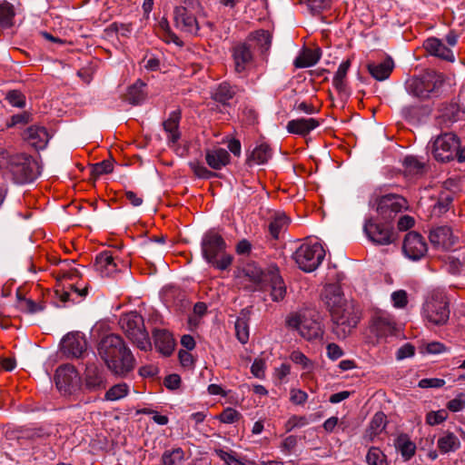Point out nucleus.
I'll return each instance as SVG.
<instances>
[{"label": "nucleus", "mask_w": 465, "mask_h": 465, "mask_svg": "<svg viewBox=\"0 0 465 465\" xmlns=\"http://www.w3.org/2000/svg\"><path fill=\"white\" fill-rule=\"evenodd\" d=\"M98 354L115 375L125 376L134 369L135 359L119 335L104 337L98 344Z\"/></svg>", "instance_id": "nucleus-1"}, {"label": "nucleus", "mask_w": 465, "mask_h": 465, "mask_svg": "<svg viewBox=\"0 0 465 465\" xmlns=\"http://www.w3.org/2000/svg\"><path fill=\"white\" fill-rule=\"evenodd\" d=\"M322 300L331 312L336 332L345 337L356 326L357 321L352 316L351 308L346 303L341 286L336 283L327 284L322 292Z\"/></svg>", "instance_id": "nucleus-2"}, {"label": "nucleus", "mask_w": 465, "mask_h": 465, "mask_svg": "<svg viewBox=\"0 0 465 465\" xmlns=\"http://www.w3.org/2000/svg\"><path fill=\"white\" fill-rule=\"evenodd\" d=\"M226 243L218 232H207L201 242L202 254L203 259L214 268L223 271L232 262V256L225 253Z\"/></svg>", "instance_id": "nucleus-3"}, {"label": "nucleus", "mask_w": 465, "mask_h": 465, "mask_svg": "<svg viewBox=\"0 0 465 465\" xmlns=\"http://www.w3.org/2000/svg\"><path fill=\"white\" fill-rule=\"evenodd\" d=\"M119 324L126 337L140 350L147 351L152 344L144 328L143 319L136 312H130L121 316Z\"/></svg>", "instance_id": "nucleus-4"}, {"label": "nucleus", "mask_w": 465, "mask_h": 465, "mask_svg": "<svg viewBox=\"0 0 465 465\" xmlns=\"http://www.w3.org/2000/svg\"><path fill=\"white\" fill-rule=\"evenodd\" d=\"M422 316L428 322L433 325H444L450 318V309L446 295L440 292L430 293L423 304Z\"/></svg>", "instance_id": "nucleus-5"}, {"label": "nucleus", "mask_w": 465, "mask_h": 465, "mask_svg": "<svg viewBox=\"0 0 465 465\" xmlns=\"http://www.w3.org/2000/svg\"><path fill=\"white\" fill-rule=\"evenodd\" d=\"M325 257V250L318 242L302 243L294 252L293 258L298 267L306 272L316 270Z\"/></svg>", "instance_id": "nucleus-6"}, {"label": "nucleus", "mask_w": 465, "mask_h": 465, "mask_svg": "<svg viewBox=\"0 0 465 465\" xmlns=\"http://www.w3.org/2000/svg\"><path fill=\"white\" fill-rule=\"evenodd\" d=\"M286 325L292 331H297L301 337L309 341L322 340L324 331L321 322L304 314L292 313L286 319Z\"/></svg>", "instance_id": "nucleus-7"}, {"label": "nucleus", "mask_w": 465, "mask_h": 465, "mask_svg": "<svg viewBox=\"0 0 465 465\" xmlns=\"http://www.w3.org/2000/svg\"><path fill=\"white\" fill-rule=\"evenodd\" d=\"M442 84L441 75L435 72H426L420 77H413L406 83L409 94L419 98H428Z\"/></svg>", "instance_id": "nucleus-8"}, {"label": "nucleus", "mask_w": 465, "mask_h": 465, "mask_svg": "<svg viewBox=\"0 0 465 465\" xmlns=\"http://www.w3.org/2000/svg\"><path fill=\"white\" fill-rule=\"evenodd\" d=\"M8 170L17 183H30L39 174L37 163L25 155L11 157Z\"/></svg>", "instance_id": "nucleus-9"}, {"label": "nucleus", "mask_w": 465, "mask_h": 465, "mask_svg": "<svg viewBox=\"0 0 465 465\" xmlns=\"http://www.w3.org/2000/svg\"><path fill=\"white\" fill-rule=\"evenodd\" d=\"M258 284L261 290L270 292L273 302L283 300L286 295V285L275 266H270L258 276Z\"/></svg>", "instance_id": "nucleus-10"}, {"label": "nucleus", "mask_w": 465, "mask_h": 465, "mask_svg": "<svg viewBox=\"0 0 465 465\" xmlns=\"http://www.w3.org/2000/svg\"><path fill=\"white\" fill-rule=\"evenodd\" d=\"M460 140L452 133L439 135L431 143V153L438 162H449L455 158Z\"/></svg>", "instance_id": "nucleus-11"}, {"label": "nucleus", "mask_w": 465, "mask_h": 465, "mask_svg": "<svg viewBox=\"0 0 465 465\" xmlns=\"http://www.w3.org/2000/svg\"><path fill=\"white\" fill-rule=\"evenodd\" d=\"M78 277L76 271H69L64 272L58 279L56 293L59 294L63 302L74 301L72 297L75 294L79 298L85 297L87 294V287H79L74 282H67V281H74Z\"/></svg>", "instance_id": "nucleus-12"}, {"label": "nucleus", "mask_w": 465, "mask_h": 465, "mask_svg": "<svg viewBox=\"0 0 465 465\" xmlns=\"http://www.w3.org/2000/svg\"><path fill=\"white\" fill-rule=\"evenodd\" d=\"M406 200L398 194H386L377 199L376 211L385 221L392 219L406 208Z\"/></svg>", "instance_id": "nucleus-13"}, {"label": "nucleus", "mask_w": 465, "mask_h": 465, "mask_svg": "<svg viewBox=\"0 0 465 465\" xmlns=\"http://www.w3.org/2000/svg\"><path fill=\"white\" fill-rule=\"evenodd\" d=\"M55 384L64 393L75 391L80 386V376L76 369L70 364L60 366L55 372Z\"/></svg>", "instance_id": "nucleus-14"}, {"label": "nucleus", "mask_w": 465, "mask_h": 465, "mask_svg": "<svg viewBox=\"0 0 465 465\" xmlns=\"http://www.w3.org/2000/svg\"><path fill=\"white\" fill-rule=\"evenodd\" d=\"M402 250L407 258L419 261L427 253L428 246L425 239L420 233L410 232L405 235Z\"/></svg>", "instance_id": "nucleus-15"}, {"label": "nucleus", "mask_w": 465, "mask_h": 465, "mask_svg": "<svg viewBox=\"0 0 465 465\" xmlns=\"http://www.w3.org/2000/svg\"><path fill=\"white\" fill-rule=\"evenodd\" d=\"M363 229L368 238L375 244L388 245L393 242V232L386 224L371 219L365 223Z\"/></svg>", "instance_id": "nucleus-16"}, {"label": "nucleus", "mask_w": 465, "mask_h": 465, "mask_svg": "<svg viewBox=\"0 0 465 465\" xmlns=\"http://www.w3.org/2000/svg\"><path fill=\"white\" fill-rule=\"evenodd\" d=\"M234 70L237 74H244L253 63V53L247 43H238L232 48Z\"/></svg>", "instance_id": "nucleus-17"}, {"label": "nucleus", "mask_w": 465, "mask_h": 465, "mask_svg": "<svg viewBox=\"0 0 465 465\" xmlns=\"http://www.w3.org/2000/svg\"><path fill=\"white\" fill-rule=\"evenodd\" d=\"M63 352L70 357L79 358L86 349V341L80 332L65 335L61 342Z\"/></svg>", "instance_id": "nucleus-18"}, {"label": "nucleus", "mask_w": 465, "mask_h": 465, "mask_svg": "<svg viewBox=\"0 0 465 465\" xmlns=\"http://www.w3.org/2000/svg\"><path fill=\"white\" fill-rule=\"evenodd\" d=\"M106 379L104 371L94 364L86 366L84 376V387L90 392L105 389Z\"/></svg>", "instance_id": "nucleus-19"}, {"label": "nucleus", "mask_w": 465, "mask_h": 465, "mask_svg": "<svg viewBox=\"0 0 465 465\" xmlns=\"http://www.w3.org/2000/svg\"><path fill=\"white\" fill-rule=\"evenodd\" d=\"M175 26L183 32L196 35L199 25L196 18L189 13L185 6H177L174 9Z\"/></svg>", "instance_id": "nucleus-20"}, {"label": "nucleus", "mask_w": 465, "mask_h": 465, "mask_svg": "<svg viewBox=\"0 0 465 465\" xmlns=\"http://www.w3.org/2000/svg\"><path fill=\"white\" fill-rule=\"evenodd\" d=\"M430 241L434 246L448 250L455 244L456 236L450 227L439 226L430 231Z\"/></svg>", "instance_id": "nucleus-21"}, {"label": "nucleus", "mask_w": 465, "mask_h": 465, "mask_svg": "<svg viewBox=\"0 0 465 465\" xmlns=\"http://www.w3.org/2000/svg\"><path fill=\"white\" fill-rule=\"evenodd\" d=\"M24 139L36 150H42L45 148L50 135L45 127L33 125L25 131Z\"/></svg>", "instance_id": "nucleus-22"}, {"label": "nucleus", "mask_w": 465, "mask_h": 465, "mask_svg": "<svg viewBox=\"0 0 465 465\" xmlns=\"http://www.w3.org/2000/svg\"><path fill=\"white\" fill-rule=\"evenodd\" d=\"M319 124V122L314 118H298L289 121L286 128L291 134L304 136L316 129Z\"/></svg>", "instance_id": "nucleus-23"}, {"label": "nucleus", "mask_w": 465, "mask_h": 465, "mask_svg": "<svg viewBox=\"0 0 465 465\" xmlns=\"http://www.w3.org/2000/svg\"><path fill=\"white\" fill-rule=\"evenodd\" d=\"M460 440L451 431L445 430L440 434L437 440V448L441 454L455 452L460 448Z\"/></svg>", "instance_id": "nucleus-24"}, {"label": "nucleus", "mask_w": 465, "mask_h": 465, "mask_svg": "<svg viewBox=\"0 0 465 465\" xmlns=\"http://www.w3.org/2000/svg\"><path fill=\"white\" fill-rule=\"evenodd\" d=\"M425 49L434 56H438L447 61H453L454 54L449 47H447L438 38H429L424 42Z\"/></svg>", "instance_id": "nucleus-25"}, {"label": "nucleus", "mask_w": 465, "mask_h": 465, "mask_svg": "<svg viewBox=\"0 0 465 465\" xmlns=\"http://www.w3.org/2000/svg\"><path fill=\"white\" fill-rule=\"evenodd\" d=\"M94 266L102 276H111L117 272V264L110 252H103L98 254Z\"/></svg>", "instance_id": "nucleus-26"}, {"label": "nucleus", "mask_w": 465, "mask_h": 465, "mask_svg": "<svg viewBox=\"0 0 465 465\" xmlns=\"http://www.w3.org/2000/svg\"><path fill=\"white\" fill-rule=\"evenodd\" d=\"M230 158L229 153L223 148L207 150L205 154L206 163L214 170H220L227 165L230 162Z\"/></svg>", "instance_id": "nucleus-27"}, {"label": "nucleus", "mask_w": 465, "mask_h": 465, "mask_svg": "<svg viewBox=\"0 0 465 465\" xmlns=\"http://www.w3.org/2000/svg\"><path fill=\"white\" fill-rule=\"evenodd\" d=\"M154 344L158 351L165 356L170 355L174 348V341L170 332L165 330H156L153 332Z\"/></svg>", "instance_id": "nucleus-28"}, {"label": "nucleus", "mask_w": 465, "mask_h": 465, "mask_svg": "<svg viewBox=\"0 0 465 465\" xmlns=\"http://www.w3.org/2000/svg\"><path fill=\"white\" fill-rule=\"evenodd\" d=\"M393 66V61L391 58H386L380 63H370L368 64V71L376 80L383 81L390 76Z\"/></svg>", "instance_id": "nucleus-29"}, {"label": "nucleus", "mask_w": 465, "mask_h": 465, "mask_svg": "<svg viewBox=\"0 0 465 465\" xmlns=\"http://www.w3.org/2000/svg\"><path fill=\"white\" fill-rule=\"evenodd\" d=\"M387 417L383 412H376L365 431V439L372 441L379 436L386 428Z\"/></svg>", "instance_id": "nucleus-30"}, {"label": "nucleus", "mask_w": 465, "mask_h": 465, "mask_svg": "<svg viewBox=\"0 0 465 465\" xmlns=\"http://www.w3.org/2000/svg\"><path fill=\"white\" fill-rule=\"evenodd\" d=\"M180 121V113L173 111L168 119L163 123L164 131L167 133L169 143L175 144L180 139V132L178 131Z\"/></svg>", "instance_id": "nucleus-31"}, {"label": "nucleus", "mask_w": 465, "mask_h": 465, "mask_svg": "<svg viewBox=\"0 0 465 465\" xmlns=\"http://www.w3.org/2000/svg\"><path fill=\"white\" fill-rule=\"evenodd\" d=\"M350 60L343 61L338 67L333 79L332 84L341 94H348L346 76L350 68Z\"/></svg>", "instance_id": "nucleus-32"}, {"label": "nucleus", "mask_w": 465, "mask_h": 465, "mask_svg": "<svg viewBox=\"0 0 465 465\" xmlns=\"http://www.w3.org/2000/svg\"><path fill=\"white\" fill-rule=\"evenodd\" d=\"M320 59L318 50L304 49L294 60V65L298 68H306L314 65Z\"/></svg>", "instance_id": "nucleus-33"}, {"label": "nucleus", "mask_w": 465, "mask_h": 465, "mask_svg": "<svg viewBox=\"0 0 465 465\" xmlns=\"http://www.w3.org/2000/svg\"><path fill=\"white\" fill-rule=\"evenodd\" d=\"M130 392V386L125 382H120L110 387L104 400L106 401H116L125 398Z\"/></svg>", "instance_id": "nucleus-34"}, {"label": "nucleus", "mask_w": 465, "mask_h": 465, "mask_svg": "<svg viewBox=\"0 0 465 465\" xmlns=\"http://www.w3.org/2000/svg\"><path fill=\"white\" fill-rule=\"evenodd\" d=\"M289 222V218L284 213H276L269 224L271 235L277 239L280 233L287 229Z\"/></svg>", "instance_id": "nucleus-35"}, {"label": "nucleus", "mask_w": 465, "mask_h": 465, "mask_svg": "<svg viewBox=\"0 0 465 465\" xmlns=\"http://www.w3.org/2000/svg\"><path fill=\"white\" fill-rule=\"evenodd\" d=\"M236 93V87L228 83H222L213 93V99L222 104H226Z\"/></svg>", "instance_id": "nucleus-36"}, {"label": "nucleus", "mask_w": 465, "mask_h": 465, "mask_svg": "<svg viewBox=\"0 0 465 465\" xmlns=\"http://www.w3.org/2000/svg\"><path fill=\"white\" fill-rule=\"evenodd\" d=\"M290 359L293 363L301 366L303 371L302 376L311 373L314 369V363L300 351H293Z\"/></svg>", "instance_id": "nucleus-37"}, {"label": "nucleus", "mask_w": 465, "mask_h": 465, "mask_svg": "<svg viewBox=\"0 0 465 465\" xmlns=\"http://www.w3.org/2000/svg\"><path fill=\"white\" fill-rule=\"evenodd\" d=\"M271 156L272 151L270 147L265 143H262L253 149L249 160L256 164H263L271 158Z\"/></svg>", "instance_id": "nucleus-38"}, {"label": "nucleus", "mask_w": 465, "mask_h": 465, "mask_svg": "<svg viewBox=\"0 0 465 465\" xmlns=\"http://www.w3.org/2000/svg\"><path fill=\"white\" fill-rule=\"evenodd\" d=\"M145 84L142 81H137L133 84L127 93V100L133 104H141L145 98Z\"/></svg>", "instance_id": "nucleus-39"}, {"label": "nucleus", "mask_w": 465, "mask_h": 465, "mask_svg": "<svg viewBox=\"0 0 465 465\" xmlns=\"http://www.w3.org/2000/svg\"><path fill=\"white\" fill-rule=\"evenodd\" d=\"M184 452L181 448L165 450L162 455L163 465H182Z\"/></svg>", "instance_id": "nucleus-40"}, {"label": "nucleus", "mask_w": 465, "mask_h": 465, "mask_svg": "<svg viewBox=\"0 0 465 465\" xmlns=\"http://www.w3.org/2000/svg\"><path fill=\"white\" fill-rule=\"evenodd\" d=\"M405 172L409 175H418L424 172V163L415 156H407L403 162Z\"/></svg>", "instance_id": "nucleus-41"}, {"label": "nucleus", "mask_w": 465, "mask_h": 465, "mask_svg": "<svg viewBox=\"0 0 465 465\" xmlns=\"http://www.w3.org/2000/svg\"><path fill=\"white\" fill-rule=\"evenodd\" d=\"M15 10L10 3L4 2L0 4V25L9 27L13 25Z\"/></svg>", "instance_id": "nucleus-42"}, {"label": "nucleus", "mask_w": 465, "mask_h": 465, "mask_svg": "<svg viewBox=\"0 0 465 465\" xmlns=\"http://www.w3.org/2000/svg\"><path fill=\"white\" fill-rule=\"evenodd\" d=\"M398 448L402 455V457L408 460H410L414 454L416 450L415 444L411 441L406 437H401L398 440Z\"/></svg>", "instance_id": "nucleus-43"}, {"label": "nucleus", "mask_w": 465, "mask_h": 465, "mask_svg": "<svg viewBox=\"0 0 465 465\" xmlns=\"http://www.w3.org/2000/svg\"><path fill=\"white\" fill-rule=\"evenodd\" d=\"M366 460L369 465H388L385 455L378 448L372 447L369 450Z\"/></svg>", "instance_id": "nucleus-44"}, {"label": "nucleus", "mask_w": 465, "mask_h": 465, "mask_svg": "<svg viewBox=\"0 0 465 465\" xmlns=\"http://www.w3.org/2000/svg\"><path fill=\"white\" fill-rule=\"evenodd\" d=\"M236 337L239 341L245 344L249 340V326L245 320L237 319L235 322Z\"/></svg>", "instance_id": "nucleus-45"}, {"label": "nucleus", "mask_w": 465, "mask_h": 465, "mask_svg": "<svg viewBox=\"0 0 465 465\" xmlns=\"http://www.w3.org/2000/svg\"><path fill=\"white\" fill-rule=\"evenodd\" d=\"M242 417L241 413L232 408L224 409L222 413L218 416L221 422L226 424H232L240 420Z\"/></svg>", "instance_id": "nucleus-46"}, {"label": "nucleus", "mask_w": 465, "mask_h": 465, "mask_svg": "<svg viewBox=\"0 0 465 465\" xmlns=\"http://www.w3.org/2000/svg\"><path fill=\"white\" fill-rule=\"evenodd\" d=\"M448 418V413L445 410L436 411H430L426 415V423L434 426L442 423Z\"/></svg>", "instance_id": "nucleus-47"}, {"label": "nucleus", "mask_w": 465, "mask_h": 465, "mask_svg": "<svg viewBox=\"0 0 465 465\" xmlns=\"http://www.w3.org/2000/svg\"><path fill=\"white\" fill-rule=\"evenodd\" d=\"M452 201L453 197L450 193H442L434 206L435 212H438L439 213L447 212Z\"/></svg>", "instance_id": "nucleus-48"}, {"label": "nucleus", "mask_w": 465, "mask_h": 465, "mask_svg": "<svg viewBox=\"0 0 465 465\" xmlns=\"http://www.w3.org/2000/svg\"><path fill=\"white\" fill-rule=\"evenodd\" d=\"M375 328L378 332V335H386L387 333H392L394 329L392 322L383 317H381L376 321Z\"/></svg>", "instance_id": "nucleus-49"}, {"label": "nucleus", "mask_w": 465, "mask_h": 465, "mask_svg": "<svg viewBox=\"0 0 465 465\" xmlns=\"http://www.w3.org/2000/svg\"><path fill=\"white\" fill-rule=\"evenodd\" d=\"M191 169L194 174L201 179H210L215 174L212 171H209L203 164L194 162L190 163Z\"/></svg>", "instance_id": "nucleus-50"}, {"label": "nucleus", "mask_w": 465, "mask_h": 465, "mask_svg": "<svg viewBox=\"0 0 465 465\" xmlns=\"http://www.w3.org/2000/svg\"><path fill=\"white\" fill-rule=\"evenodd\" d=\"M391 301L394 307L400 309L404 308L408 303L407 292L403 290L393 292L391 293Z\"/></svg>", "instance_id": "nucleus-51"}, {"label": "nucleus", "mask_w": 465, "mask_h": 465, "mask_svg": "<svg viewBox=\"0 0 465 465\" xmlns=\"http://www.w3.org/2000/svg\"><path fill=\"white\" fill-rule=\"evenodd\" d=\"M6 99L13 106L22 108L25 104V95L16 90L11 91L7 94Z\"/></svg>", "instance_id": "nucleus-52"}, {"label": "nucleus", "mask_w": 465, "mask_h": 465, "mask_svg": "<svg viewBox=\"0 0 465 465\" xmlns=\"http://www.w3.org/2000/svg\"><path fill=\"white\" fill-rule=\"evenodd\" d=\"M418 385L421 389L441 388L445 385V381L439 378H425L421 379Z\"/></svg>", "instance_id": "nucleus-53"}, {"label": "nucleus", "mask_w": 465, "mask_h": 465, "mask_svg": "<svg viewBox=\"0 0 465 465\" xmlns=\"http://www.w3.org/2000/svg\"><path fill=\"white\" fill-rule=\"evenodd\" d=\"M415 353V347L411 343L403 344L396 353V359L398 361H402L406 358L412 357Z\"/></svg>", "instance_id": "nucleus-54"}, {"label": "nucleus", "mask_w": 465, "mask_h": 465, "mask_svg": "<svg viewBox=\"0 0 465 465\" xmlns=\"http://www.w3.org/2000/svg\"><path fill=\"white\" fill-rule=\"evenodd\" d=\"M306 424H307L306 418L292 416L286 421L285 430L287 432H289L297 427H302Z\"/></svg>", "instance_id": "nucleus-55"}, {"label": "nucleus", "mask_w": 465, "mask_h": 465, "mask_svg": "<svg viewBox=\"0 0 465 465\" xmlns=\"http://www.w3.org/2000/svg\"><path fill=\"white\" fill-rule=\"evenodd\" d=\"M265 361L262 359H255L252 364L251 371L252 373L259 379L264 377V370H265Z\"/></svg>", "instance_id": "nucleus-56"}, {"label": "nucleus", "mask_w": 465, "mask_h": 465, "mask_svg": "<svg viewBox=\"0 0 465 465\" xmlns=\"http://www.w3.org/2000/svg\"><path fill=\"white\" fill-rule=\"evenodd\" d=\"M114 166L110 161H103L94 166V173L96 175H103L113 172Z\"/></svg>", "instance_id": "nucleus-57"}, {"label": "nucleus", "mask_w": 465, "mask_h": 465, "mask_svg": "<svg viewBox=\"0 0 465 465\" xmlns=\"http://www.w3.org/2000/svg\"><path fill=\"white\" fill-rule=\"evenodd\" d=\"M308 399V394L302 391L293 389L291 391V401L292 403L301 405L303 404Z\"/></svg>", "instance_id": "nucleus-58"}, {"label": "nucleus", "mask_w": 465, "mask_h": 465, "mask_svg": "<svg viewBox=\"0 0 465 465\" xmlns=\"http://www.w3.org/2000/svg\"><path fill=\"white\" fill-rule=\"evenodd\" d=\"M343 355L341 348L335 343H329L327 345V356L332 361H336Z\"/></svg>", "instance_id": "nucleus-59"}, {"label": "nucleus", "mask_w": 465, "mask_h": 465, "mask_svg": "<svg viewBox=\"0 0 465 465\" xmlns=\"http://www.w3.org/2000/svg\"><path fill=\"white\" fill-rule=\"evenodd\" d=\"M219 456L227 465H245L230 452L220 450Z\"/></svg>", "instance_id": "nucleus-60"}, {"label": "nucleus", "mask_w": 465, "mask_h": 465, "mask_svg": "<svg viewBox=\"0 0 465 465\" xmlns=\"http://www.w3.org/2000/svg\"><path fill=\"white\" fill-rule=\"evenodd\" d=\"M181 384V378L178 374L168 375L164 379V385L167 389L176 390Z\"/></svg>", "instance_id": "nucleus-61"}, {"label": "nucleus", "mask_w": 465, "mask_h": 465, "mask_svg": "<svg viewBox=\"0 0 465 465\" xmlns=\"http://www.w3.org/2000/svg\"><path fill=\"white\" fill-rule=\"evenodd\" d=\"M307 2L312 11L320 12L330 5L331 0H307Z\"/></svg>", "instance_id": "nucleus-62"}, {"label": "nucleus", "mask_w": 465, "mask_h": 465, "mask_svg": "<svg viewBox=\"0 0 465 465\" xmlns=\"http://www.w3.org/2000/svg\"><path fill=\"white\" fill-rule=\"evenodd\" d=\"M447 407L450 411H460L465 407V401L461 397L455 398L448 402Z\"/></svg>", "instance_id": "nucleus-63"}, {"label": "nucleus", "mask_w": 465, "mask_h": 465, "mask_svg": "<svg viewBox=\"0 0 465 465\" xmlns=\"http://www.w3.org/2000/svg\"><path fill=\"white\" fill-rule=\"evenodd\" d=\"M179 359L180 362L183 367L190 368L193 365V355L187 351L181 350L179 351Z\"/></svg>", "instance_id": "nucleus-64"}]
</instances>
